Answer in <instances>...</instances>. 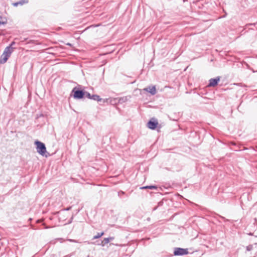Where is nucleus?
I'll return each mask as SVG.
<instances>
[{"label":"nucleus","instance_id":"f257e3e1","mask_svg":"<svg viewBox=\"0 0 257 257\" xmlns=\"http://www.w3.org/2000/svg\"><path fill=\"white\" fill-rule=\"evenodd\" d=\"M13 51L14 48L11 46L7 47L1 57L0 63L1 64L5 63L7 61L8 58L10 57Z\"/></svg>","mask_w":257,"mask_h":257},{"label":"nucleus","instance_id":"f03ea898","mask_svg":"<svg viewBox=\"0 0 257 257\" xmlns=\"http://www.w3.org/2000/svg\"><path fill=\"white\" fill-rule=\"evenodd\" d=\"M35 144L37 145V152L42 156H47L46 155L47 151L45 145L39 141H36Z\"/></svg>","mask_w":257,"mask_h":257},{"label":"nucleus","instance_id":"7ed1b4c3","mask_svg":"<svg viewBox=\"0 0 257 257\" xmlns=\"http://www.w3.org/2000/svg\"><path fill=\"white\" fill-rule=\"evenodd\" d=\"M76 88H73L72 92L74 93L73 97L76 99H80L83 98L84 95V92L81 90H76Z\"/></svg>","mask_w":257,"mask_h":257},{"label":"nucleus","instance_id":"20e7f679","mask_svg":"<svg viewBox=\"0 0 257 257\" xmlns=\"http://www.w3.org/2000/svg\"><path fill=\"white\" fill-rule=\"evenodd\" d=\"M188 251L187 249H184L181 248H176L174 252L175 255H180L188 254Z\"/></svg>","mask_w":257,"mask_h":257},{"label":"nucleus","instance_id":"39448f33","mask_svg":"<svg viewBox=\"0 0 257 257\" xmlns=\"http://www.w3.org/2000/svg\"><path fill=\"white\" fill-rule=\"evenodd\" d=\"M246 251L245 253L247 255L249 256V257H254L255 253H253V255H251L252 253L254 252V247L253 245L247 246L246 247Z\"/></svg>","mask_w":257,"mask_h":257},{"label":"nucleus","instance_id":"423d86ee","mask_svg":"<svg viewBox=\"0 0 257 257\" xmlns=\"http://www.w3.org/2000/svg\"><path fill=\"white\" fill-rule=\"evenodd\" d=\"M220 78L219 77H216L214 79H211L209 80V83L208 86L209 87H214L218 84V82L219 81Z\"/></svg>","mask_w":257,"mask_h":257},{"label":"nucleus","instance_id":"0eeeda50","mask_svg":"<svg viewBox=\"0 0 257 257\" xmlns=\"http://www.w3.org/2000/svg\"><path fill=\"white\" fill-rule=\"evenodd\" d=\"M158 122L156 120H150L148 123V127L152 130H154L157 127Z\"/></svg>","mask_w":257,"mask_h":257},{"label":"nucleus","instance_id":"6e6552de","mask_svg":"<svg viewBox=\"0 0 257 257\" xmlns=\"http://www.w3.org/2000/svg\"><path fill=\"white\" fill-rule=\"evenodd\" d=\"M144 90L150 92L152 95H154L156 93V89L155 86H150L145 88Z\"/></svg>","mask_w":257,"mask_h":257},{"label":"nucleus","instance_id":"1a4fd4ad","mask_svg":"<svg viewBox=\"0 0 257 257\" xmlns=\"http://www.w3.org/2000/svg\"><path fill=\"white\" fill-rule=\"evenodd\" d=\"M28 3V0H21V1H19V2L13 3V5L14 7H17V6H18L19 5L22 6V5H23L24 4H27Z\"/></svg>","mask_w":257,"mask_h":257},{"label":"nucleus","instance_id":"9d476101","mask_svg":"<svg viewBox=\"0 0 257 257\" xmlns=\"http://www.w3.org/2000/svg\"><path fill=\"white\" fill-rule=\"evenodd\" d=\"M92 99L97 101H100L101 100V98L97 95H92Z\"/></svg>","mask_w":257,"mask_h":257},{"label":"nucleus","instance_id":"9b49d317","mask_svg":"<svg viewBox=\"0 0 257 257\" xmlns=\"http://www.w3.org/2000/svg\"><path fill=\"white\" fill-rule=\"evenodd\" d=\"M156 188H157V187L155 186H144V187L141 188V189H156Z\"/></svg>","mask_w":257,"mask_h":257},{"label":"nucleus","instance_id":"f8f14e48","mask_svg":"<svg viewBox=\"0 0 257 257\" xmlns=\"http://www.w3.org/2000/svg\"><path fill=\"white\" fill-rule=\"evenodd\" d=\"M109 239H108L107 238H105L101 242V245L102 246H104L106 244L108 243L109 242Z\"/></svg>","mask_w":257,"mask_h":257},{"label":"nucleus","instance_id":"ddd939ff","mask_svg":"<svg viewBox=\"0 0 257 257\" xmlns=\"http://www.w3.org/2000/svg\"><path fill=\"white\" fill-rule=\"evenodd\" d=\"M103 234H104L103 232H102L101 233H97V234L93 237V239H94L98 238L100 237L101 236H102Z\"/></svg>","mask_w":257,"mask_h":257},{"label":"nucleus","instance_id":"4468645a","mask_svg":"<svg viewBox=\"0 0 257 257\" xmlns=\"http://www.w3.org/2000/svg\"><path fill=\"white\" fill-rule=\"evenodd\" d=\"M86 96L90 99H92V95L89 93H86Z\"/></svg>","mask_w":257,"mask_h":257},{"label":"nucleus","instance_id":"2eb2a0df","mask_svg":"<svg viewBox=\"0 0 257 257\" xmlns=\"http://www.w3.org/2000/svg\"><path fill=\"white\" fill-rule=\"evenodd\" d=\"M108 239H109V241H111L112 240H113L114 239V237H108L107 238Z\"/></svg>","mask_w":257,"mask_h":257},{"label":"nucleus","instance_id":"dca6fc26","mask_svg":"<svg viewBox=\"0 0 257 257\" xmlns=\"http://www.w3.org/2000/svg\"><path fill=\"white\" fill-rule=\"evenodd\" d=\"M5 22L0 21V25H1V24H5Z\"/></svg>","mask_w":257,"mask_h":257},{"label":"nucleus","instance_id":"f3484780","mask_svg":"<svg viewBox=\"0 0 257 257\" xmlns=\"http://www.w3.org/2000/svg\"><path fill=\"white\" fill-rule=\"evenodd\" d=\"M15 43L14 42H13L11 43V44L10 45V46H11V47H12V46H13V45L15 44Z\"/></svg>","mask_w":257,"mask_h":257},{"label":"nucleus","instance_id":"a211bd4d","mask_svg":"<svg viewBox=\"0 0 257 257\" xmlns=\"http://www.w3.org/2000/svg\"><path fill=\"white\" fill-rule=\"evenodd\" d=\"M108 100H109V99H104V100H103V102H108Z\"/></svg>","mask_w":257,"mask_h":257}]
</instances>
